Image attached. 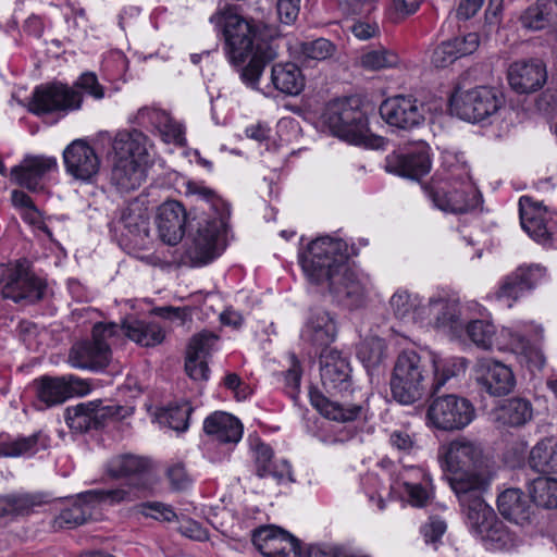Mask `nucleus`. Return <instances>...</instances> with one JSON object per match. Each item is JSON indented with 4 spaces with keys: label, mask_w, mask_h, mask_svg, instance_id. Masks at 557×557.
<instances>
[{
    "label": "nucleus",
    "mask_w": 557,
    "mask_h": 557,
    "mask_svg": "<svg viewBox=\"0 0 557 557\" xmlns=\"http://www.w3.org/2000/svg\"><path fill=\"white\" fill-rule=\"evenodd\" d=\"M462 357L442 359L429 351L405 349L395 360L389 380L391 394L401 405H412L425 395L435 396L451 379L467 370Z\"/></svg>",
    "instance_id": "f257e3e1"
},
{
    "label": "nucleus",
    "mask_w": 557,
    "mask_h": 557,
    "mask_svg": "<svg viewBox=\"0 0 557 557\" xmlns=\"http://www.w3.org/2000/svg\"><path fill=\"white\" fill-rule=\"evenodd\" d=\"M210 21L222 32L231 63L243 65L250 58L240 70V77L257 89L265 65L277 57L273 42L262 38L263 24L232 9L214 14Z\"/></svg>",
    "instance_id": "f03ea898"
},
{
    "label": "nucleus",
    "mask_w": 557,
    "mask_h": 557,
    "mask_svg": "<svg viewBox=\"0 0 557 557\" xmlns=\"http://www.w3.org/2000/svg\"><path fill=\"white\" fill-rule=\"evenodd\" d=\"M186 195L201 202V213L196 218V228L190 233V244L186 249L190 263L200 267L214 260L224 249L230 208L213 189L201 182L188 181Z\"/></svg>",
    "instance_id": "7ed1b4c3"
},
{
    "label": "nucleus",
    "mask_w": 557,
    "mask_h": 557,
    "mask_svg": "<svg viewBox=\"0 0 557 557\" xmlns=\"http://www.w3.org/2000/svg\"><path fill=\"white\" fill-rule=\"evenodd\" d=\"M442 459L448 472L447 482L459 505L488 491L492 476L484 466L481 443L459 436L442 447Z\"/></svg>",
    "instance_id": "20e7f679"
},
{
    "label": "nucleus",
    "mask_w": 557,
    "mask_h": 557,
    "mask_svg": "<svg viewBox=\"0 0 557 557\" xmlns=\"http://www.w3.org/2000/svg\"><path fill=\"white\" fill-rule=\"evenodd\" d=\"M149 460L135 455H120L107 463V473L111 478H128L132 482L113 490H91L84 494L86 500H100L103 504L115 505L134 502L144 496L150 488Z\"/></svg>",
    "instance_id": "39448f33"
},
{
    "label": "nucleus",
    "mask_w": 557,
    "mask_h": 557,
    "mask_svg": "<svg viewBox=\"0 0 557 557\" xmlns=\"http://www.w3.org/2000/svg\"><path fill=\"white\" fill-rule=\"evenodd\" d=\"M322 122L334 136L349 144L370 148H380L384 144L383 137L370 133L364 112L349 99L330 102L322 114Z\"/></svg>",
    "instance_id": "423d86ee"
},
{
    "label": "nucleus",
    "mask_w": 557,
    "mask_h": 557,
    "mask_svg": "<svg viewBox=\"0 0 557 557\" xmlns=\"http://www.w3.org/2000/svg\"><path fill=\"white\" fill-rule=\"evenodd\" d=\"M348 261L347 244L339 238L321 236L312 240L300 257L304 272L311 283L329 284Z\"/></svg>",
    "instance_id": "0eeeda50"
},
{
    "label": "nucleus",
    "mask_w": 557,
    "mask_h": 557,
    "mask_svg": "<svg viewBox=\"0 0 557 557\" xmlns=\"http://www.w3.org/2000/svg\"><path fill=\"white\" fill-rule=\"evenodd\" d=\"M470 528L482 539L488 549L509 550L517 545V536L497 518L484 495L460 504Z\"/></svg>",
    "instance_id": "6e6552de"
},
{
    "label": "nucleus",
    "mask_w": 557,
    "mask_h": 557,
    "mask_svg": "<svg viewBox=\"0 0 557 557\" xmlns=\"http://www.w3.org/2000/svg\"><path fill=\"white\" fill-rule=\"evenodd\" d=\"M117 337V323H96L91 330V339L81 341L72 346L69 354L70 364L79 369L102 371L111 362V345Z\"/></svg>",
    "instance_id": "1a4fd4ad"
},
{
    "label": "nucleus",
    "mask_w": 557,
    "mask_h": 557,
    "mask_svg": "<svg viewBox=\"0 0 557 557\" xmlns=\"http://www.w3.org/2000/svg\"><path fill=\"white\" fill-rule=\"evenodd\" d=\"M504 104L502 92L493 87L478 86L457 90L450 98V110L460 119L480 122L495 114Z\"/></svg>",
    "instance_id": "9d476101"
},
{
    "label": "nucleus",
    "mask_w": 557,
    "mask_h": 557,
    "mask_svg": "<svg viewBox=\"0 0 557 557\" xmlns=\"http://www.w3.org/2000/svg\"><path fill=\"white\" fill-rule=\"evenodd\" d=\"M474 416L472 404L455 394L435 397L428 409V419L444 431L461 430L471 423Z\"/></svg>",
    "instance_id": "9b49d317"
},
{
    "label": "nucleus",
    "mask_w": 557,
    "mask_h": 557,
    "mask_svg": "<svg viewBox=\"0 0 557 557\" xmlns=\"http://www.w3.org/2000/svg\"><path fill=\"white\" fill-rule=\"evenodd\" d=\"M83 96L79 90L62 83L42 84L35 88L28 110L36 114L78 110Z\"/></svg>",
    "instance_id": "f8f14e48"
},
{
    "label": "nucleus",
    "mask_w": 557,
    "mask_h": 557,
    "mask_svg": "<svg viewBox=\"0 0 557 557\" xmlns=\"http://www.w3.org/2000/svg\"><path fill=\"white\" fill-rule=\"evenodd\" d=\"M46 284L23 264L5 267L1 271L0 292L4 298L15 302H35L44 297Z\"/></svg>",
    "instance_id": "ddd939ff"
},
{
    "label": "nucleus",
    "mask_w": 557,
    "mask_h": 557,
    "mask_svg": "<svg viewBox=\"0 0 557 557\" xmlns=\"http://www.w3.org/2000/svg\"><path fill=\"white\" fill-rule=\"evenodd\" d=\"M125 414L122 406H104L101 400H96L66 408L65 421L71 430L82 433L103 426L108 419L124 418Z\"/></svg>",
    "instance_id": "4468645a"
},
{
    "label": "nucleus",
    "mask_w": 557,
    "mask_h": 557,
    "mask_svg": "<svg viewBox=\"0 0 557 557\" xmlns=\"http://www.w3.org/2000/svg\"><path fill=\"white\" fill-rule=\"evenodd\" d=\"M382 119L389 125L411 131L425 121V106L412 96H395L380 106Z\"/></svg>",
    "instance_id": "2eb2a0df"
},
{
    "label": "nucleus",
    "mask_w": 557,
    "mask_h": 557,
    "mask_svg": "<svg viewBox=\"0 0 557 557\" xmlns=\"http://www.w3.org/2000/svg\"><path fill=\"white\" fill-rule=\"evenodd\" d=\"M473 372L480 391L485 392L490 396H506L516 386V377L512 370L500 361L491 358H480L474 364Z\"/></svg>",
    "instance_id": "dca6fc26"
},
{
    "label": "nucleus",
    "mask_w": 557,
    "mask_h": 557,
    "mask_svg": "<svg viewBox=\"0 0 557 557\" xmlns=\"http://www.w3.org/2000/svg\"><path fill=\"white\" fill-rule=\"evenodd\" d=\"M428 197L445 212L465 213L478 207L480 193L470 184L457 186H431L425 188Z\"/></svg>",
    "instance_id": "f3484780"
},
{
    "label": "nucleus",
    "mask_w": 557,
    "mask_h": 557,
    "mask_svg": "<svg viewBox=\"0 0 557 557\" xmlns=\"http://www.w3.org/2000/svg\"><path fill=\"white\" fill-rule=\"evenodd\" d=\"M546 269L540 264L520 265L513 272L506 275L495 293L499 301H504L508 308L532 290L545 276Z\"/></svg>",
    "instance_id": "a211bd4d"
},
{
    "label": "nucleus",
    "mask_w": 557,
    "mask_h": 557,
    "mask_svg": "<svg viewBox=\"0 0 557 557\" xmlns=\"http://www.w3.org/2000/svg\"><path fill=\"white\" fill-rule=\"evenodd\" d=\"M252 543L264 557H300L299 541L287 531L265 525L253 531Z\"/></svg>",
    "instance_id": "6ab92c4d"
},
{
    "label": "nucleus",
    "mask_w": 557,
    "mask_h": 557,
    "mask_svg": "<svg viewBox=\"0 0 557 557\" xmlns=\"http://www.w3.org/2000/svg\"><path fill=\"white\" fill-rule=\"evenodd\" d=\"M66 173L82 182H91L100 169V158L84 139L73 140L63 151Z\"/></svg>",
    "instance_id": "aec40b11"
},
{
    "label": "nucleus",
    "mask_w": 557,
    "mask_h": 557,
    "mask_svg": "<svg viewBox=\"0 0 557 557\" xmlns=\"http://www.w3.org/2000/svg\"><path fill=\"white\" fill-rule=\"evenodd\" d=\"M38 399L47 407L62 404L73 395H85L89 392L88 384L74 375L51 377L42 376L35 382Z\"/></svg>",
    "instance_id": "412c9836"
},
{
    "label": "nucleus",
    "mask_w": 557,
    "mask_h": 557,
    "mask_svg": "<svg viewBox=\"0 0 557 557\" xmlns=\"http://www.w3.org/2000/svg\"><path fill=\"white\" fill-rule=\"evenodd\" d=\"M336 276L338 280H332L326 285L334 298L349 308L361 307L369 293L368 278L357 274L348 263Z\"/></svg>",
    "instance_id": "4be33fe9"
},
{
    "label": "nucleus",
    "mask_w": 557,
    "mask_h": 557,
    "mask_svg": "<svg viewBox=\"0 0 557 557\" xmlns=\"http://www.w3.org/2000/svg\"><path fill=\"white\" fill-rule=\"evenodd\" d=\"M320 375L323 386L330 392H346L351 385L350 364L335 349L320 352Z\"/></svg>",
    "instance_id": "5701e85b"
},
{
    "label": "nucleus",
    "mask_w": 557,
    "mask_h": 557,
    "mask_svg": "<svg viewBox=\"0 0 557 557\" xmlns=\"http://www.w3.org/2000/svg\"><path fill=\"white\" fill-rule=\"evenodd\" d=\"M546 79V66L539 59L517 61L508 70L509 84L519 94H529L541 89Z\"/></svg>",
    "instance_id": "b1692460"
},
{
    "label": "nucleus",
    "mask_w": 557,
    "mask_h": 557,
    "mask_svg": "<svg viewBox=\"0 0 557 557\" xmlns=\"http://www.w3.org/2000/svg\"><path fill=\"white\" fill-rule=\"evenodd\" d=\"M336 325L329 312L322 309H312L301 331L304 342L315 348V354L330 350L329 346L336 337Z\"/></svg>",
    "instance_id": "393cba45"
},
{
    "label": "nucleus",
    "mask_w": 557,
    "mask_h": 557,
    "mask_svg": "<svg viewBox=\"0 0 557 557\" xmlns=\"http://www.w3.org/2000/svg\"><path fill=\"white\" fill-rule=\"evenodd\" d=\"M186 212L175 200L165 201L159 207L157 227L159 236L165 244L176 245L184 236Z\"/></svg>",
    "instance_id": "a878e982"
},
{
    "label": "nucleus",
    "mask_w": 557,
    "mask_h": 557,
    "mask_svg": "<svg viewBox=\"0 0 557 557\" xmlns=\"http://www.w3.org/2000/svg\"><path fill=\"white\" fill-rule=\"evenodd\" d=\"M55 168L57 159L53 157H27L20 165L11 170V176L20 186L36 191L40 188V182L45 174Z\"/></svg>",
    "instance_id": "bb28decb"
},
{
    "label": "nucleus",
    "mask_w": 557,
    "mask_h": 557,
    "mask_svg": "<svg viewBox=\"0 0 557 557\" xmlns=\"http://www.w3.org/2000/svg\"><path fill=\"white\" fill-rule=\"evenodd\" d=\"M430 169L431 160L424 150L413 153L393 152L385 160L387 172L411 180L421 178Z\"/></svg>",
    "instance_id": "cd10ccee"
},
{
    "label": "nucleus",
    "mask_w": 557,
    "mask_h": 557,
    "mask_svg": "<svg viewBox=\"0 0 557 557\" xmlns=\"http://www.w3.org/2000/svg\"><path fill=\"white\" fill-rule=\"evenodd\" d=\"M120 336L124 335L137 345L143 347H154L165 338V331L154 321L139 320L135 317H127L117 324Z\"/></svg>",
    "instance_id": "c85d7f7f"
},
{
    "label": "nucleus",
    "mask_w": 557,
    "mask_h": 557,
    "mask_svg": "<svg viewBox=\"0 0 557 557\" xmlns=\"http://www.w3.org/2000/svg\"><path fill=\"white\" fill-rule=\"evenodd\" d=\"M478 47L479 35L476 33H469L463 37L445 40L434 49L432 63L435 67H447L457 59L473 53Z\"/></svg>",
    "instance_id": "c756f323"
},
{
    "label": "nucleus",
    "mask_w": 557,
    "mask_h": 557,
    "mask_svg": "<svg viewBox=\"0 0 557 557\" xmlns=\"http://www.w3.org/2000/svg\"><path fill=\"white\" fill-rule=\"evenodd\" d=\"M203 431L207 435L212 436L220 443L236 444L243 436V424L234 416L227 412L216 411L206 418Z\"/></svg>",
    "instance_id": "7c9ffc66"
},
{
    "label": "nucleus",
    "mask_w": 557,
    "mask_h": 557,
    "mask_svg": "<svg viewBox=\"0 0 557 557\" xmlns=\"http://www.w3.org/2000/svg\"><path fill=\"white\" fill-rule=\"evenodd\" d=\"M309 396L312 406L330 420L350 422L358 419L363 412L362 406L331 400L318 389H311Z\"/></svg>",
    "instance_id": "2f4dec72"
},
{
    "label": "nucleus",
    "mask_w": 557,
    "mask_h": 557,
    "mask_svg": "<svg viewBox=\"0 0 557 557\" xmlns=\"http://www.w3.org/2000/svg\"><path fill=\"white\" fill-rule=\"evenodd\" d=\"M272 448L259 443L255 446V468L256 475L260 479L272 478L277 483L288 480L293 482L290 466L286 460L274 462Z\"/></svg>",
    "instance_id": "473e14b6"
},
{
    "label": "nucleus",
    "mask_w": 557,
    "mask_h": 557,
    "mask_svg": "<svg viewBox=\"0 0 557 557\" xmlns=\"http://www.w3.org/2000/svg\"><path fill=\"white\" fill-rule=\"evenodd\" d=\"M145 178L144 169L138 160L119 157L111 172V182L121 190L129 191L138 188Z\"/></svg>",
    "instance_id": "72a5a7b5"
},
{
    "label": "nucleus",
    "mask_w": 557,
    "mask_h": 557,
    "mask_svg": "<svg viewBox=\"0 0 557 557\" xmlns=\"http://www.w3.org/2000/svg\"><path fill=\"white\" fill-rule=\"evenodd\" d=\"M499 513L516 523H523L530 517V500L519 488H507L497 498Z\"/></svg>",
    "instance_id": "f704fd0d"
},
{
    "label": "nucleus",
    "mask_w": 557,
    "mask_h": 557,
    "mask_svg": "<svg viewBox=\"0 0 557 557\" xmlns=\"http://www.w3.org/2000/svg\"><path fill=\"white\" fill-rule=\"evenodd\" d=\"M271 82L283 94L296 96L305 87L301 70L294 63H277L272 66Z\"/></svg>",
    "instance_id": "c9c22d12"
},
{
    "label": "nucleus",
    "mask_w": 557,
    "mask_h": 557,
    "mask_svg": "<svg viewBox=\"0 0 557 557\" xmlns=\"http://www.w3.org/2000/svg\"><path fill=\"white\" fill-rule=\"evenodd\" d=\"M120 222L131 235L149 236V210L145 199L135 198L122 210Z\"/></svg>",
    "instance_id": "e433bc0d"
},
{
    "label": "nucleus",
    "mask_w": 557,
    "mask_h": 557,
    "mask_svg": "<svg viewBox=\"0 0 557 557\" xmlns=\"http://www.w3.org/2000/svg\"><path fill=\"white\" fill-rule=\"evenodd\" d=\"M503 335L510 337V349L520 355L530 371H540L544 368L546 359L543 351L529 343L521 334L509 329L503 330Z\"/></svg>",
    "instance_id": "4c0bfd02"
},
{
    "label": "nucleus",
    "mask_w": 557,
    "mask_h": 557,
    "mask_svg": "<svg viewBox=\"0 0 557 557\" xmlns=\"http://www.w3.org/2000/svg\"><path fill=\"white\" fill-rule=\"evenodd\" d=\"M84 494L79 495L78 502L61 510L53 519L52 527L58 529H73L84 524L91 516V504L100 500H86Z\"/></svg>",
    "instance_id": "58836bf2"
},
{
    "label": "nucleus",
    "mask_w": 557,
    "mask_h": 557,
    "mask_svg": "<svg viewBox=\"0 0 557 557\" xmlns=\"http://www.w3.org/2000/svg\"><path fill=\"white\" fill-rule=\"evenodd\" d=\"M499 419L509 426H523L533 419V406L528 398L511 397L500 406Z\"/></svg>",
    "instance_id": "ea45409f"
},
{
    "label": "nucleus",
    "mask_w": 557,
    "mask_h": 557,
    "mask_svg": "<svg viewBox=\"0 0 557 557\" xmlns=\"http://www.w3.org/2000/svg\"><path fill=\"white\" fill-rule=\"evenodd\" d=\"M529 465L539 473L557 472V440L539 442L530 451Z\"/></svg>",
    "instance_id": "a19ab883"
},
{
    "label": "nucleus",
    "mask_w": 557,
    "mask_h": 557,
    "mask_svg": "<svg viewBox=\"0 0 557 557\" xmlns=\"http://www.w3.org/2000/svg\"><path fill=\"white\" fill-rule=\"evenodd\" d=\"M146 141L147 137L139 131L120 133L114 139L113 149L119 157H129L141 164L147 154Z\"/></svg>",
    "instance_id": "79ce46f5"
},
{
    "label": "nucleus",
    "mask_w": 557,
    "mask_h": 557,
    "mask_svg": "<svg viewBox=\"0 0 557 557\" xmlns=\"http://www.w3.org/2000/svg\"><path fill=\"white\" fill-rule=\"evenodd\" d=\"M412 479H422L428 481L429 478L421 468L417 467L407 468L400 473V482L405 488L410 504L413 506L422 507L428 503L430 494L422 482H414Z\"/></svg>",
    "instance_id": "37998d69"
},
{
    "label": "nucleus",
    "mask_w": 557,
    "mask_h": 557,
    "mask_svg": "<svg viewBox=\"0 0 557 557\" xmlns=\"http://www.w3.org/2000/svg\"><path fill=\"white\" fill-rule=\"evenodd\" d=\"M47 447V441L40 433L27 437L7 440L0 443L1 457H21L36 454Z\"/></svg>",
    "instance_id": "c03bdc74"
},
{
    "label": "nucleus",
    "mask_w": 557,
    "mask_h": 557,
    "mask_svg": "<svg viewBox=\"0 0 557 557\" xmlns=\"http://www.w3.org/2000/svg\"><path fill=\"white\" fill-rule=\"evenodd\" d=\"M552 4L549 0H537L530 4L520 15L522 27L530 30H542L550 23Z\"/></svg>",
    "instance_id": "a18cd8bd"
},
{
    "label": "nucleus",
    "mask_w": 557,
    "mask_h": 557,
    "mask_svg": "<svg viewBox=\"0 0 557 557\" xmlns=\"http://www.w3.org/2000/svg\"><path fill=\"white\" fill-rule=\"evenodd\" d=\"M530 497L543 508H557V480L539 476L529 486Z\"/></svg>",
    "instance_id": "49530a36"
},
{
    "label": "nucleus",
    "mask_w": 557,
    "mask_h": 557,
    "mask_svg": "<svg viewBox=\"0 0 557 557\" xmlns=\"http://www.w3.org/2000/svg\"><path fill=\"white\" fill-rule=\"evenodd\" d=\"M459 317L458 299L442 295L434 296V326H453Z\"/></svg>",
    "instance_id": "de8ad7c7"
},
{
    "label": "nucleus",
    "mask_w": 557,
    "mask_h": 557,
    "mask_svg": "<svg viewBox=\"0 0 557 557\" xmlns=\"http://www.w3.org/2000/svg\"><path fill=\"white\" fill-rule=\"evenodd\" d=\"M358 357L369 371L373 370L386 358V345L377 337L366 341L358 350Z\"/></svg>",
    "instance_id": "09e8293b"
},
{
    "label": "nucleus",
    "mask_w": 557,
    "mask_h": 557,
    "mask_svg": "<svg viewBox=\"0 0 557 557\" xmlns=\"http://www.w3.org/2000/svg\"><path fill=\"white\" fill-rule=\"evenodd\" d=\"M520 220L522 228L536 242L547 243L550 239V233L541 215L529 213L520 199Z\"/></svg>",
    "instance_id": "8fccbe9b"
},
{
    "label": "nucleus",
    "mask_w": 557,
    "mask_h": 557,
    "mask_svg": "<svg viewBox=\"0 0 557 557\" xmlns=\"http://www.w3.org/2000/svg\"><path fill=\"white\" fill-rule=\"evenodd\" d=\"M336 50L335 45L325 38H318L300 44L299 52L304 63L309 61H323L331 58Z\"/></svg>",
    "instance_id": "3c124183"
},
{
    "label": "nucleus",
    "mask_w": 557,
    "mask_h": 557,
    "mask_svg": "<svg viewBox=\"0 0 557 557\" xmlns=\"http://www.w3.org/2000/svg\"><path fill=\"white\" fill-rule=\"evenodd\" d=\"M418 297L407 290H397L389 300L394 315L405 322H411L416 306H418Z\"/></svg>",
    "instance_id": "603ef678"
},
{
    "label": "nucleus",
    "mask_w": 557,
    "mask_h": 557,
    "mask_svg": "<svg viewBox=\"0 0 557 557\" xmlns=\"http://www.w3.org/2000/svg\"><path fill=\"white\" fill-rule=\"evenodd\" d=\"M399 62L398 55L386 49L371 50L362 54L361 65L371 71H379L396 66Z\"/></svg>",
    "instance_id": "864d4df0"
},
{
    "label": "nucleus",
    "mask_w": 557,
    "mask_h": 557,
    "mask_svg": "<svg viewBox=\"0 0 557 557\" xmlns=\"http://www.w3.org/2000/svg\"><path fill=\"white\" fill-rule=\"evenodd\" d=\"M193 407L189 403L184 401L182 404L170 406L161 414L162 422L166 423L171 429L175 431H185L188 428V421Z\"/></svg>",
    "instance_id": "5fc2aeb1"
},
{
    "label": "nucleus",
    "mask_w": 557,
    "mask_h": 557,
    "mask_svg": "<svg viewBox=\"0 0 557 557\" xmlns=\"http://www.w3.org/2000/svg\"><path fill=\"white\" fill-rule=\"evenodd\" d=\"M219 336L213 332L202 331L195 334L188 345L187 356L207 358L214 349Z\"/></svg>",
    "instance_id": "6e6d98bb"
},
{
    "label": "nucleus",
    "mask_w": 557,
    "mask_h": 557,
    "mask_svg": "<svg viewBox=\"0 0 557 557\" xmlns=\"http://www.w3.org/2000/svg\"><path fill=\"white\" fill-rule=\"evenodd\" d=\"M469 338L479 347L488 349L492 347L495 326L483 320H475L467 325Z\"/></svg>",
    "instance_id": "4d7b16f0"
},
{
    "label": "nucleus",
    "mask_w": 557,
    "mask_h": 557,
    "mask_svg": "<svg viewBox=\"0 0 557 557\" xmlns=\"http://www.w3.org/2000/svg\"><path fill=\"white\" fill-rule=\"evenodd\" d=\"M11 505V515H27L34 507L41 506L47 503L41 494H20L8 495Z\"/></svg>",
    "instance_id": "13d9d810"
},
{
    "label": "nucleus",
    "mask_w": 557,
    "mask_h": 557,
    "mask_svg": "<svg viewBox=\"0 0 557 557\" xmlns=\"http://www.w3.org/2000/svg\"><path fill=\"white\" fill-rule=\"evenodd\" d=\"M185 371L195 381H207L209 368L205 358L186 356Z\"/></svg>",
    "instance_id": "bf43d9fd"
},
{
    "label": "nucleus",
    "mask_w": 557,
    "mask_h": 557,
    "mask_svg": "<svg viewBox=\"0 0 557 557\" xmlns=\"http://www.w3.org/2000/svg\"><path fill=\"white\" fill-rule=\"evenodd\" d=\"M171 486L175 491H182L189 486L190 479L183 463L177 462L169 467L166 471Z\"/></svg>",
    "instance_id": "052dcab7"
},
{
    "label": "nucleus",
    "mask_w": 557,
    "mask_h": 557,
    "mask_svg": "<svg viewBox=\"0 0 557 557\" xmlns=\"http://www.w3.org/2000/svg\"><path fill=\"white\" fill-rule=\"evenodd\" d=\"M163 125L161 132L168 143L184 145V131L181 124L172 121L165 113L161 114Z\"/></svg>",
    "instance_id": "680f3d73"
},
{
    "label": "nucleus",
    "mask_w": 557,
    "mask_h": 557,
    "mask_svg": "<svg viewBox=\"0 0 557 557\" xmlns=\"http://www.w3.org/2000/svg\"><path fill=\"white\" fill-rule=\"evenodd\" d=\"M276 9L281 22L288 25L299 14L300 0H276Z\"/></svg>",
    "instance_id": "e2e57ef3"
},
{
    "label": "nucleus",
    "mask_w": 557,
    "mask_h": 557,
    "mask_svg": "<svg viewBox=\"0 0 557 557\" xmlns=\"http://www.w3.org/2000/svg\"><path fill=\"white\" fill-rule=\"evenodd\" d=\"M445 531L446 523L438 518H431L430 521L421 528V533L426 543L437 542Z\"/></svg>",
    "instance_id": "0e129e2a"
},
{
    "label": "nucleus",
    "mask_w": 557,
    "mask_h": 557,
    "mask_svg": "<svg viewBox=\"0 0 557 557\" xmlns=\"http://www.w3.org/2000/svg\"><path fill=\"white\" fill-rule=\"evenodd\" d=\"M411 322H428L434 325V296L430 297L424 304L421 298L418 297V306H416Z\"/></svg>",
    "instance_id": "69168bd1"
},
{
    "label": "nucleus",
    "mask_w": 557,
    "mask_h": 557,
    "mask_svg": "<svg viewBox=\"0 0 557 557\" xmlns=\"http://www.w3.org/2000/svg\"><path fill=\"white\" fill-rule=\"evenodd\" d=\"M76 86L84 89L96 99H101L104 95L103 88L99 85L97 76L94 73L83 74L78 78Z\"/></svg>",
    "instance_id": "338daca9"
},
{
    "label": "nucleus",
    "mask_w": 557,
    "mask_h": 557,
    "mask_svg": "<svg viewBox=\"0 0 557 557\" xmlns=\"http://www.w3.org/2000/svg\"><path fill=\"white\" fill-rule=\"evenodd\" d=\"M300 379H301V369L298 360L295 356H292V366L290 368L285 372V382L287 387L290 388L288 392L289 395L293 398H296V393L300 385Z\"/></svg>",
    "instance_id": "774afa93"
}]
</instances>
